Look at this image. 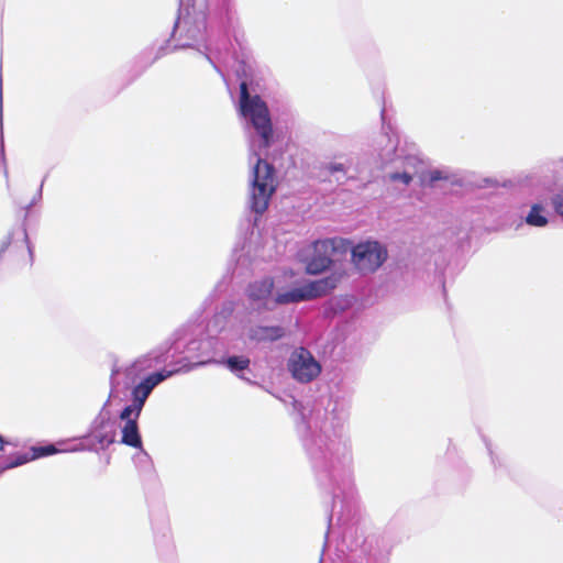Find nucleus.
Here are the masks:
<instances>
[{
	"instance_id": "f257e3e1",
	"label": "nucleus",
	"mask_w": 563,
	"mask_h": 563,
	"mask_svg": "<svg viewBox=\"0 0 563 563\" xmlns=\"http://www.w3.org/2000/svg\"><path fill=\"white\" fill-rule=\"evenodd\" d=\"M240 109L245 119L254 126L258 141L250 144V162H254L250 187V208L255 213H263L277 187L274 167L264 161L262 150L271 145L273 137L272 122L265 102L258 96H251L246 82L240 86Z\"/></svg>"
},
{
	"instance_id": "f03ea898",
	"label": "nucleus",
	"mask_w": 563,
	"mask_h": 563,
	"mask_svg": "<svg viewBox=\"0 0 563 563\" xmlns=\"http://www.w3.org/2000/svg\"><path fill=\"white\" fill-rule=\"evenodd\" d=\"M379 155L384 165L391 164L395 167L394 172L387 174L390 183L408 186L412 181L420 165V159L416 155L406 154L391 140H388V145Z\"/></svg>"
},
{
	"instance_id": "7ed1b4c3",
	"label": "nucleus",
	"mask_w": 563,
	"mask_h": 563,
	"mask_svg": "<svg viewBox=\"0 0 563 563\" xmlns=\"http://www.w3.org/2000/svg\"><path fill=\"white\" fill-rule=\"evenodd\" d=\"M313 254L306 261V272L318 275L331 267L338 255L346 254L350 242L341 238L316 241L312 244Z\"/></svg>"
},
{
	"instance_id": "20e7f679",
	"label": "nucleus",
	"mask_w": 563,
	"mask_h": 563,
	"mask_svg": "<svg viewBox=\"0 0 563 563\" xmlns=\"http://www.w3.org/2000/svg\"><path fill=\"white\" fill-rule=\"evenodd\" d=\"M213 361H203L189 365L186 368H181V371H190L195 367L202 366ZM180 372V369L175 371H162L153 373L145 378H143L134 388L132 389V402L123 409V417H128L129 415L140 416L142 409L145 405L146 399L153 391V389L159 385L162 382L173 376L174 374Z\"/></svg>"
},
{
	"instance_id": "39448f33",
	"label": "nucleus",
	"mask_w": 563,
	"mask_h": 563,
	"mask_svg": "<svg viewBox=\"0 0 563 563\" xmlns=\"http://www.w3.org/2000/svg\"><path fill=\"white\" fill-rule=\"evenodd\" d=\"M342 277V273L334 272L328 277L309 282L301 287L294 288L285 292H279L276 300L280 303H290L323 296L334 289L341 282Z\"/></svg>"
},
{
	"instance_id": "423d86ee",
	"label": "nucleus",
	"mask_w": 563,
	"mask_h": 563,
	"mask_svg": "<svg viewBox=\"0 0 563 563\" xmlns=\"http://www.w3.org/2000/svg\"><path fill=\"white\" fill-rule=\"evenodd\" d=\"M352 263L355 268L363 273L377 271L387 260V249L378 241L360 242L351 249Z\"/></svg>"
},
{
	"instance_id": "0eeeda50",
	"label": "nucleus",
	"mask_w": 563,
	"mask_h": 563,
	"mask_svg": "<svg viewBox=\"0 0 563 563\" xmlns=\"http://www.w3.org/2000/svg\"><path fill=\"white\" fill-rule=\"evenodd\" d=\"M287 367L292 378L302 384L314 380L322 371L320 362L305 347L291 352Z\"/></svg>"
},
{
	"instance_id": "6e6552de",
	"label": "nucleus",
	"mask_w": 563,
	"mask_h": 563,
	"mask_svg": "<svg viewBox=\"0 0 563 563\" xmlns=\"http://www.w3.org/2000/svg\"><path fill=\"white\" fill-rule=\"evenodd\" d=\"M273 280L269 278L255 282L249 288V298L254 309H273L277 302L276 298L272 299Z\"/></svg>"
},
{
	"instance_id": "1a4fd4ad",
	"label": "nucleus",
	"mask_w": 563,
	"mask_h": 563,
	"mask_svg": "<svg viewBox=\"0 0 563 563\" xmlns=\"http://www.w3.org/2000/svg\"><path fill=\"white\" fill-rule=\"evenodd\" d=\"M139 417L140 416L132 413L128 417H123V410L120 413V419L124 421V424L121 428V442L135 449H142V439L137 427Z\"/></svg>"
},
{
	"instance_id": "9d476101",
	"label": "nucleus",
	"mask_w": 563,
	"mask_h": 563,
	"mask_svg": "<svg viewBox=\"0 0 563 563\" xmlns=\"http://www.w3.org/2000/svg\"><path fill=\"white\" fill-rule=\"evenodd\" d=\"M285 331L280 327H256L249 332V338L256 342L276 341L284 336Z\"/></svg>"
},
{
	"instance_id": "9b49d317",
	"label": "nucleus",
	"mask_w": 563,
	"mask_h": 563,
	"mask_svg": "<svg viewBox=\"0 0 563 563\" xmlns=\"http://www.w3.org/2000/svg\"><path fill=\"white\" fill-rule=\"evenodd\" d=\"M525 222L530 227L544 228L549 223L544 207L540 203L532 205Z\"/></svg>"
},
{
	"instance_id": "f8f14e48",
	"label": "nucleus",
	"mask_w": 563,
	"mask_h": 563,
	"mask_svg": "<svg viewBox=\"0 0 563 563\" xmlns=\"http://www.w3.org/2000/svg\"><path fill=\"white\" fill-rule=\"evenodd\" d=\"M30 461H33L32 454H30V453H20V454L8 456L7 463L0 464V473H3L8 470L24 465Z\"/></svg>"
},
{
	"instance_id": "ddd939ff",
	"label": "nucleus",
	"mask_w": 563,
	"mask_h": 563,
	"mask_svg": "<svg viewBox=\"0 0 563 563\" xmlns=\"http://www.w3.org/2000/svg\"><path fill=\"white\" fill-rule=\"evenodd\" d=\"M225 364L232 372H240L249 367L250 360L244 356H231Z\"/></svg>"
},
{
	"instance_id": "4468645a",
	"label": "nucleus",
	"mask_w": 563,
	"mask_h": 563,
	"mask_svg": "<svg viewBox=\"0 0 563 563\" xmlns=\"http://www.w3.org/2000/svg\"><path fill=\"white\" fill-rule=\"evenodd\" d=\"M57 449L54 445L38 446L32 448V457L33 460L47 456L57 453Z\"/></svg>"
},
{
	"instance_id": "2eb2a0df",
	"label": "nucleus",
	"mask_w": 563,
	"mask_h": 563,
	"mask_svg": "<svg viewBox=\"0 0 563 563\" xmlns=\"http://www.w3.org/2000/svg\"><path fill=\"white\" fill-rule=\"evenodd\" d=\"M327 170L331 174H335V173H345V166L343 163H330L328 164L327 166Z\"/></svg>"
},
{
	"instance_id": "dca6fc26",
	"label": "nucleus",
	"mask_w": 563,
	"mask_h": 563,
	"mask_svg": "<svg viewBox=\"0 0 563 563\" xmlns=\"http://www.w3.org/2000/svg\"><path fill=\"white\" fill-rule=\"evenodd\" d=\"M553 207L560 216H563V196H555L552 200Z\"/></svg>"
},
{
	"instance_id": "f3484780",
	"label": "nucleus",
	"mask_w": 563,
	"mask_h": 563,
	"mask_svg": "<svg viewBox=\"0 0 563 563\" xmlns=\"http://www.w3.org/2000/svg\"><path fill=\"white\" fill-rule=\"evenodd\" d=\"M145 361H147V357H146V356L141 357V358H139V360H136V361H135V363H134V367H135V368H143V367H144V366H143V362H145ZM150 366H151V365H146L145 367H150Z\"/></svg>"
},
{
	"instance_id": "a211bd4d",
	"label": "nucleus",
	"mask_w": 563,
	"mask_h": 563,
	"mask_svg": "<svg viewBox=\"0 0 563 563\" xmlns=\"http://www.w3.org/2000/svg\"><path fill=\"white\" fill-rule=\"evenodd\" d=\"M96 438L98 439V442H99L100 444H103L104 442H106L107 444H110V443H112V441H113V440H112V438H110V439H106L104 437H99V435H96Z\"/></svg>"
},
{
	"instance_id": "6ab92c4d",
	"label": "nucleus",
	"mask_w": 563,
	"mask_h": 563,
	"mask_svg": "<svg viewBox=\"0 0 563 563\" xmlns=\"http://www.w3.org/2000/svg\"><path fill=\"white\" fill-rule=\"evenodd\" d=\"M439 179H442V175H441V172L439 170H435V172H432L431 174V180H439Z\"/></svg>"
},
{
	"instance_id": "aec40b11",
	"label": "nucleus",
	"mask_w": 563,
	"mask_h": 563,
	"mask_svg": "<svg viewBox=\"0 0 563 563\" xmlns=\"http://www.w3.org/2000/svg\"><path fill=\"white\" fill-rule=\"evenodd\" d=\"M7 444H10L9 441H7L1 434H0V451L2 452L4 450V446Z\"/></svg>"
},
{
	"instance_id": "412c9836",
	"label": "nucleus",
	"mask_w": 563,
	"mask_h": 563,
	"mask_svg": "<svg viewBox=\"0 0 563 563\" xmlns=\"http://www.w3.org/2000/svg\"><path fill=\"white\" fill-rule=\"evenodd\" d=\"M561 162L563 163V157L561 158Z\"/></svg>"
}]
</instances>
